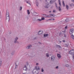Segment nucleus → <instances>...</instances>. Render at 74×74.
<instances>
[{"label":"nucleus","instance_id":"4d7b16f0","mask_svg":"<svg viewBox=\"0 0 74 74\" xmlns=\"http://www.w3.org/2000/svg\"><path fill=\"white\" fill-rule=\"evenodd\" d=\"M53 21H55V19L53 18Z\"/></svg>","mask_w":74,"mask_h":74},{"label":"nucleus","instance_id":"338daca9","mask_svg":"<svg viewBox=\"0 0 74 74\" xmlns=\"http://www.w3.org/2000/svg\"><path fill=\"white\" fill-rule=\"evenodd\" d=\"M4 40H5V38Z\"/></svg>","mask_w":74,"mask_h":74},{"label":"nucleus","instance_id":"4468645a","mask_svg":"<svg viewBox=\"0 0 74 74\" xmlns=\"http://www.w3.org/2000/svg\"><path fill=\"white\" fill-rule=\"evenodd\" d=\"M63 36V33H62L61 32L60 33L59 35V36L60 37H62Z\"/></svg>","mask_w":74,"mask_h":74},{"label":"nucleus","instance_id":"aec40b11","mask_svg":"<svg viewBox=\"0 0 74 74\" xmlns=\"http://www.w3.org/2000/svg\"><path fill=\"white\" fill-rule=\"evenodd\" d=\"M58 2H59V5H60V6H61V3L60 2V0H58Z\"/></svg>","mask_w":74,"mask_h":74},{"label":"nucleus","instance_id":"cd10ccee","mask_svg":"<svg viewBox=\"0 0 74 74\" xmlns=\"http://www.w3.org/2000/svg\"><path fill=\"white\" fill-rule=\"evenodd\" d=\"M14 53H15V51H13L12 52V55H14Z\"/></svg>","mask_w":74,"mask_h":74},{"label":"nucleus","instance_id":"a211bd4d","mask_svg":"<svg viewBox=\"0 0 74 74\" xmlns=\"http://www.w3.org/2000/svg\"><path fill=\"white\" fill-rule=\"evenodd\" d=\"M27 14L28 15L30 14V11H29V10H27Z\"/></svg>","mask_w":74,"mask_h":74},{"label":"nucleus","instance_id":"052dcab7","mask_svg":"<svg viewBox=\"0 0 74 74\" xmlns=\"http://www.w3.org/2000/svg\"><path fill=\"white\" fill-rule=\"evenodd\" d=\"M56 7H58V6L57 5H56Z\"/></svg>","mask_w":74,"mask_h":74},{"label":"nucleus","instance_id":"4be33fe9","mask_svg":"<svg viewBox=\"0 0 74 74\" xmlns=\"http://www.w3.org/2000/svg\"><path fill=\"white\" fill-rule=\"evenodd\" d=\"M71 37H72V39H73V40H74V36L72 34V35H71Z\"/></svg>","mask_w":74,"mask_h":74},{"label":"nucleus","instance_id":"4c0bfd02","mask_svg":"<svg viewBox=\"0 0 74 74\" xmlns=\"http://www.w3.org/2000/svg\"><path fill=\"white\" fill-rule=\"evenodd\" d=\"M53 12H56V11H55V10H53Z\"/></svg>","mask_w":74,"mask_h":74},{"label":"nucleus","instance_id":"f03ea898","mask_svg":"<svg viewBox=\"0 0 74 74\" xmlns=\"http://www.w3.org/2000/svg\"><path fill=\"white\" fill-rule=\"evenodd\" d=\"M69 54L73 55L72 58L74 60V49H71L69 52Z\"/></svg>","mask_w":74,"mask_h":74},{"label":"nucleus","instance_id":"69168bd1","mask_svg":"<svg viewBox=\"0 0 74 74\" xmlns=\"http://www.w3.org/2000/svg\"><path fill=\"white\" fill-rule=\"evenodd\" d=\"M51 12V11H49V12Z\"/></svg>","mask_w":74,"mask_h":74},{"label":"nucleus","instance_id":"72a5a7b5","mask_svg":"<svg viewBox=\"0 0 74 74\" xmlns=\"http://www.w3.org/2000/svg\"><path fill=\"white\" fill-rule=\"evenodd\" d=\"M46 56L47 57H49V54L48 53H46Z\"/></svg>","mask_w":74,"mask_h":74},{"label":"nucleus","instance_id":"9d476101","mask_svg":"<svg viewBox=\"0 0 74 74\" xmlns=\"http://www.w3.org/2000/svg\"><path fill=\"white\" fill-rule=\"evenodd\" d=\"M63 35L64 37H67V34H66V32L64 33Z\"/></svg>","mask_w":74,"mask_h":74},{"label":"nucleus","instance_id":"bf43d9fd","mask_svg":"<svg viewBox=\"0 0 74 74\" xmlns=\"http://www.w3.org/2000/svg\"><path fill=\"white\" fill-rule=\"evenodd\" d=\"M63 41L64 42H65V40H63Z\"/></svg>","mask_w":74,"mask_h":74},{"label":"nucleus","instance_id":"5701e85b","mask_svg":"<svg viewBox=\"0 0 74 74\" xmlns=\"http://www.w3.org/2000/svg\"><path fill=\"white\" fill-rule=\"evenodd\" d=\"M54 58V59H55V57H54V56H51V60H52V59H53V58Z\"/></svg>","mask_w":74,"mask_h":74},{"label":"nucleus","instance_id":"09e8293b","mask_svg":"<svg viewBox=\"0 0 74 74\" xmlns=\"http://www.w3.org/2000/svg\"><path fill=\"white\" fill-rule=\"evenodd\" d=\"M15 64H16V66H17V67H18V65H16V64L15 63Z\"/></svg>","mask_w":74,"mask_h":74},{"label":"nucleus","instance_id":"2eb2a0df","mask_svg":"<svg viewBox=\"0 0 74 74\" xmlns=\"http://www.w3.org/2000/svg\"><path fill=\"white\" fill-rule=\"evenodd\" d=\"M42 31H40L38 32V34H42Z\"/></svg>","mask_w":74,"mask_h":74},{"label":"nucleus","instance_id":"13d9d810","mask_svg":"<svg viewBox=\"0 0 74 74\" xmlns=\"http://www.w3.org/2000/svg\"><path fill=\"white\" fill-rule=\"evenodd\" d=\"M36 38H34V40H36Z\"/></svg>","mask_w":74,"mask_h":74},{"label":"nucleus","instance_id":"f3484780","mask_svg":"<svg viewBox=\"0 0 74 74\" xmlns=\"http://www.w3.org/2000/svg\"><path fill=\"white\" fill-rule=\"evenodd\" d=\"M58 9L59 11H62V9H61V8H60V6L58 7Z\"/></svg>","mask_w":74,"mask_h":74},{"label":"nucleus","instance_id":"7ed1b4c3","mask_svg":"<svg viewBox=\"0 0 74 74\" xmlns=\"http://www.w3.org/2000/svg\"><path fill=\"white\" fill-rule=\"evenodd\" d=\"M18 39V37H16L15 38H14V42L15 44L16 43H19V42L17 41Z\"/></svg>","mask_w":74,"mask_h":74},{"label":"nucleus","instance_id":"3c124183","mask_svg":"<svg viewBox=\"0 0 74 74\" xmlns=\"http://www.w3.org/2000/svg\"><path fill=\"white\" fill-rule=\"evenodd\" d=\"M40 44H41V42H38Z\"/></svg>","mask_w":74,"mask_h":74},{"label":"nucleus","instance_id":"412c9836","mask_svg":"<svg viewBox=\"0 0 74 74\" xmlns=\"http://www.w3.org/2000/svg\"><path fill=\"white\" fill-rule=\"evenodd\" d=\"M62 3H63V7H65V4H64V1H63Z\"/></svg>","mask_w":74,"mask_h":74},{"label":"nucleus","instance_id":"e433bc0d","mask_svg":"<svg viewBox=\"0 0 74 74\" xmlns=\"http://www.w3.org/2000/svg\"><path fill=\"white\" fill-rule=\"evenodd\" d=\"M69 5H70V7H72L71 4V3H69Z\"/></svg>","mask_w":74,"mask_h":74},{"label":"nucleus","instance_id":"603ef678","mask_svg":"<svg viewBox=\"0 0 74 74\" xmlns=\"http://www.w3.org/2000/svg\"><path fill=\"white\" fill-rule=\"evenodd\" d=\"M49 18H52V17L51 16H49Z\"/></svg>","mask_w":74,"mask_h":74},{"label":"nucleus","instance_id":"c756f323","mask_svg":"<svg viewBox=\"0 0 74 74\" xmlns=\"http://www.w3.org/2000/svg\"><path fill=\"white\" fill-rule=\"evenodd\" d=\"M50 15H51V16H56V15L55 14H50Z\"/></svg>","mask_w":74,"mask_h":74},{"label":"nucleus","instance_id":"6e6552de","mask_svg":"<svg viewBox=\"0 0 74 74\" xmlns=\"http://www.w3.org/2000/svg\"><path fill=\"white\" fill-rule=\"evenodd\" d=\"M56 47H57V48H60L62 49V47H61V46H60V45H56Z\"/></svg>","mask_w":74,"mask_h":74},{"label":"nucleus","instance_id":"5fc2aeb1","mask_svg":"<svg viewBox=\"0 0 74 74\" xmlns=\"http://www.w3.org/2000/svg\"><path fill=\"white\" fill-rule=\"evenodd\" d=\"M34 70H35V69H34L33 71V73H34Z\"/></svg>","mask_w":74,"mask_h":74},{"label":"nucleus","instance_id":"6e6d98bb","mask_svg":"<svg viewBox=\"0 0 74 74\" xmlns=\"http://www.w3.org/2000/svg\"><path fill=\"white\" fill-rule=\"evenodd\" d=\"M59 42H60V43H61L62 42L61 41H60Z\"/></svg>","mask_w":74,"mask_h":74},{"label":"nucleus","instance_id":"f257e3e1","mask_svg":"<svg viewBox=\"0 0 74 74\" xmlns=\"http://www.w3.org/2000/svg\"><path fill=\"white\" fill-rule=\"evenodd\" d=\"M7 16L8 17V22H10V16H9V12H8V10H6V20H7L8 19L7 18Z\"/></svg>","mask_w":74,"mask_h":74},{"label":"nucleus","instance_id":"f704fd0d","mask_svg":"<svg viewBox=\"0 0 74 74\" xmlns=\"http://www.w3.org/2000/svg\"><path fill=\"white\" fill-rule=\"evenodd\" d=\"M62 33H66V30H65L64 31H62Z\"/></svg>","mask_w":74,"mask_h":74},{"label":"nucleus","instance_id":"864d4df0","mask_svg":"<svg viewBox=\"0 0 74 74\" xmlns=\"http://www.w3.org/2000/svg\"><path fill=\"white\" fill-rule=\"evenodd\" d=\"M38 63H37L36 64V65H38Z\"/></svg>","mask_w":74,"mask_h":74},{"label":"nucleus","instance_id":"0e129e2a","mask_svg":"<svg viewBox=\"0 0 74 74\" xmlns=\"http://www.w3.org/2000/svg\"><path fill=\"white\" fill-rule=\"evenodd\" d=\"M35 13H36V14H38V13H37L36 12Z\"/></svg>","mask_w":74,"mask_h":74},{"label":"nucleus","instance_id":"49530a36","mask_svg":"<svg viewBox=\"0 0 74 74\" xmlns=\"http://www.w3.org/2000/svg\"><path fill=\"white\" fill-rule=\"evenodd\" d=\"M35 69H37V66H36Z\"/></svg>","mask_w":74,"mask_h":74},{"label":"nucleus","instance_id":"20e7f679","mask_svg":"<svg viewBox=\"0 0 74 74\" xmlns=\"http://www.w3.org/2000/svg\"><path fill=\"white\" fill-rule=\"evenodd\" d=\"M27 66V65H29V64L28 63H27V64L25 65L24 67L23 68V70H25V71H26V70L27 69V67L26 66Z\"/></svg>","mask_w":74,"mask_h":74},{"label":"nucleus","instance_id":"8fccbe9b","mask_svg":"<svg viewBox=\"0 0 74 74\" xmlns=\"http://www.w3.org/2000/svg\"><path fill=\"white\" fill-rule=\"evenodd\" d=\"M37 70H40V68H38V69H37Z\"/></svg>","mask_w":74,"mask_h":74},{"label":"nucleus","instance_id":"9b49d317","mask_svg":"<svg viewBox=\"0 0 74 74\" xmlns=\"http://www.w3.org/2000/svg\"><path fill=\"white\" fill-rule=\"evenodd\" d=\"M57 56L59 58H61V56H60V54L57 53Z\"/></svg>","mask_w":74,"mask_h":74},{"label":"nucleus","instance_id":"dca6fc26","mask_svg":"<svg viewBox=\"0 0 74 74\" xmlns=\"http://www.w3.org/2000/svg\"><path fill=\"white\" fill-rule=\"evenodd\" d=\"M34 73L35 74H38L39 73V72H38V71H35Z\"/></svg>","mask_w":74,"mask_h":74},{"label":"nucleus","instance_id":"58836bf2","mask_svg":"<svg viewBox=\"0 0 74 74\" xmlns=\"http://www.w3.org/2000/svg\"><path fill=\"white\" fill-rule=\"evenodd\" d=\"M65 29H67V26H66L65 27Z\"/></svg>","mask_w":74,"mask_h":74},{"label":"nucleus","instance_id":"c9c22d12","mask_svg":"<svg viewBox=\"0 0 74 74\" xmlns=\"http://www.w3.org/2000/svg\"><path fill=\"white\" fill-rule=\"evenodd\" d=\"M65 66H66V67H69V65L68 64H66L65 65Z\"/></svg>","mask_w":74,"mask_h":74},{"label":"nucleus","instance_id":"680f3d73","mask_svg":"<svg viewBox=\"0 0 74 74\" xmlns=\"http://www.w3.org/2000/svg\"><path fill=\"white\" fill-rule=\"evenodd\" d=\"M56 8H58V6H57V7H56Z\"/></svg>","mask_w":74,"mask_h":74},{"label":"nucleus","instance_id":"473e14b6","mask_svg":"<svg viewBox=\"0 0 74 74\" xmlns=\"http://www.w3.org/2000/svg\"><path fill=\"white\" fill-rule=\"evenodd\" d=\"M41 71L42 72H44V69H43V68H42L41 69Z\"/></svg>","mask_w":74,"mask_h":74},{"label":"nucleus","instance_id":"79ce46f5","mask_svg":"<svg viewBox=\"0 0 74 74\" xmlns=\"http://www.w3.org/2000/svg\"><path fill=\"white\" fill-rule=\"evenodd\" d=\"M56 69H58V68H59V66H57L56 67Z\"/></svg>","mask_w":74,"mask_h":74},{"label":"nucleus","instance_id":"b1692460","mask_svg":"<svg viewBox=\"0 0 74 74\" xmlns=\"http://www.w3.org/2000/svg\"><path fill=\"white\" fill-rule=\"evenodd\" d=\"M45 19V18H44V17H41V20L42 21L43 20H44Z\"/></svg>","mask_w":74,"mask_h":74},{"label":"nucleus","instance_id":"39448f33","mask_svg":"<svg viewBox=\"0 0 74 74\" xmlns=\"http://www.w3.org/2000/svg\"><path fill=\"white\" fill-rule=\"evenodd\" d=\"M74 32V29L72 28L70 29V31H69V33L70 34H73Z\"/></svg>","mask_w":74,"mask_h":74},{"label":"nucleus","instance_id":"bb28decb","mask_svg":"<svg viewBox=\"0 0 74 74\" xmlns=\"http://www.w3.org/2000/svg\"><path fill=\"white\" fill-rule=\"evenodd\" d=\"M64 47H68V45L67 44H65L64 45Z\"/></svg>","mask_w":74,"mask_h":74},{"label":"nucleus","instance_id":"f8f14e48","mask_svg":"<svg viewBox=\"0 0 74 74\" xmlns=\"http://www.w3.org/2000/svg\"><path fill=\"white\" fill-rule=\"evenodd\" d=\"M49 36V34H44V37H47V36Z\"/></svg>","mask_w":74,"mask_h":74},{"label":"nucleus","instance_id":"ea45409f","mask_svg":"<svg viewBox=\"0 0 74 74\" xmlns=\"http://www.w3.org/2000/svg\"><path fill=\"white\" fill-rule=\"evenodd\" d=\"M71 6H74V4L73 3H71Z\"/></svg>","mask_w":74,"mask_h":74},{"label":"nucleus","instance_id":"c85d7f7f","mask_svg":"<svg viewBox=\"0 0 74 74\" xmlns=\"http://www.w3.org/2000/svg\"><path fill=\"white\" fill-rule=\"evenodd\" d=\"M22 10V7L21 6L20 8V11H21Z\"/></svg>","mask_w":74,"mask_h":74},{"label":"nucleus","instance_id":"e2e57ef3","mask_svg":"<svg viewBox=\"0 0 74 74\" xmlns=\"http://www.w3.org/2000/svg\"><path fill=\"white\" fill-rule=\"evenodd\" d=\"M55 5H57V4L56 3V4H55Z\"/></svg>","mask_w":74,"mask_h":74},{"label":"nucleus","instance_id":"2f4dec72","mask_svg":"<svg viewBox=\"0 0 74 74\" xmlns=\"http://www.w3.org/2000/svg\"><path fill=\"white\" fill-rule=\"evenodd\" d=\"M43 16H44V17H47V15H46V14H43Z\"/></svg>","mask_w":74,"mask_h":74},{"label":"nucleus","instance_id":"c03bdc74","mask_svg":"<svg viewBox=\"0 0 74 74\" xmlns=\"http://www.w3.org/2000/svg\"><path fill=\"white\" fill-rule=\"evenodd\" d=\"M23 74H27V73H23Z\"/></svg>","mask_w":74,"mask_h":74},{"label":"nucleus","instance_id":"7c9ffc66","mask_svg":"<svg viewBox=\"0 0 74 74\" xmlns=\"http://www.w3.org/2000/svg\"><path fill=\"white\" fill-rule=\"evenodd\" d=\"M27 3L29 4V5H31V4H30V2H28V1H27Z\"/></svg>","mask_w":74,"mask_h":74},{"label":"nucleus","instance_id":"de8ad7c7","mask_svg":"<svg viewBox=\"0 0 74 74\" xmlns=\"http://www.w3.org/2000/svg\"><path fill=\"white\" fill-rule=\"evenodd\" d=\"M49 16H46V17L47 18L48 17H49Z\"/></svg>","mask_w":74,"mask_h":74},{"label":"nucleus","instance_id":"a878e982","mask_svg":"<svg viewBox=\"0 0 74 74\" xmlns=\"http://www.w3.org/2000/svg\"><path fill=\"white\" fill-rule=\"evenodd\" d=\"M36 5L37 7L38 6V2H36Z\"/></svg>","mask_w":74,"mask_h":74},{"label":"nucleus","instance_id":"1a4fd4ad","mask_svg":"<svg viewBox=\"0 0 74 74\" xmlns=\"http://www.w3.org/2000/svg\"><path fill=\"white\" fill-rule=\"evenodd\" d=\"M56 0H51V1H50V3H51V4H53V3H54L55 1H56Z\"/></svg>","mask_w":74,"mask_h":74},{"label":"nucleus","instance_id":"a19ab883","mask_svg":"<svg viewBox=\"0 0 74 74\" xmlns=\"http://www.w3.org/2000/svg\"><path fill=\"white\" fill-rule=\"evenodd\" d=\"M51 20H52V18L49 19L48 20V21H51Z\"/></svg>","mask_w":74,"mask_h":74},{"label":"nucleus","instance_id":"0eeeda50","mask_svg":"<svg viewBox=\"0 0 74 74\" xmlns=\"http://www.w3.org/2000/svg\"><path fill=\"white\" fill-rule=\"evenodd\" d=\"M32 47V45H29L28 46H27V49H30V47Z\"/></svg>","mask_w":74,"mask_h":74},{"label":"nucleus","instance_id":"774afa93","mask_svg":"<svg viewBox=\"0 0 74 74\" xmlns=\"http://www.w3.org/2000/svg\"><path fill=\"white\" fill-rule=\"evenodd\" d=\"M58 51H57V52Z\"/></svg>","mask_w":74,"mask_h":74},{"label":"nucleus","instance_id":"ddd939ff","mask_svg":"<svg viewBox=\"0 0 74 74\" xmlns=\"http://www.w3.org/2000/svg\"><path fill=\"white\" fill-rule=\"evenodd\" d=\"M69 18H67L65 20V22H69Z\"/></svg>","mask_w":74,"mask_h":74},{"label":"nucleus","instance_id":"423d86ee","mask_svg":"<svg viewBox=\"0 0 74 74\" xmlns=\"http://www.w3.org/2000/svg\"><path fill=\"white\" fill-rule=\"evenodd\" d=\"M45 4H46V5L45 6V8H48V7L47 6L49 5L48 2H45Z\"/></svg>","mask_w":74,"mask_h":74},{"label":"nucleus","instance_id":"a18cd8bd","mask_svg":"<svg viewBox=\"0 0 74 74\" xmlns=\"http://www.w3.org/2000/svg\"><path fill=\"white\" fill-rule=\"evenodd\" d=\"M72 2H73V3H74V0H72Z\"/></svg>","mask_w":74,"mask_h":74},{"label":"nucleus","instance_id":"6ab92c4d","mask_svg":"<svg viewBox=\"0 0 74 74\" xmlns=\"http://www.w3.org/2000/svg\"><path fill=\"white\" fill-rule=\"evenodd\" d=\"M66 8L67 10H69V6L67 5H66Z\"/></svg>","mask_w":74,"mask_h":74},{"label":"nucleus","instance_id":"37998d69","mask_svg":"<svg viewBox=\"0 0 74 74\" xmlns=\"http://www.w3.org/2000/svg\"><path fill=\"white\" fill-rule=\"evenodd\" d=\"M16 68H17V66H16L15 67V68L14 69H16Z\"/></svg>","mask_w":74,"mask_h":74},{"label":"nucleus","instance_id":"393cba45","mask_svg":"<svg viewBox=\"0 0 74 74\" xmlns=\"http://www.w3.org/2000/svg\"><path fill=\"white\" fill-rule=\"evenodd\" d=\"M37 21L39 22H41V19H37Z\"/></svg>","mask_w":74,"mask_h":74}]
</instances>
